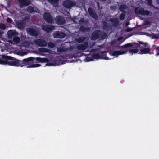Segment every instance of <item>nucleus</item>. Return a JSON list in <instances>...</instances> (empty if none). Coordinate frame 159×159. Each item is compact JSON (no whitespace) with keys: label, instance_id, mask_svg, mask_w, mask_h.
Wrapping results in <instances>:
<instances>
[{"label":"nucleus","instance_id":"obj_1","mask_svg":"<svg viewBox=\"0 0 159 159\" xmlns=\"http://www.w3.org/2000/svg\"><path fill=\"white\" fill-rule=\"evenodd\" d=\"M10 57L5 56H2V58H0V64H6L16 66H23L21 65V61H10Z\"/></svg>","mask_w":159,"mask_h":159},{"label":"nucleus","instance_id":"obj_2","mask_svg":"<svg viewBox=\"0 0 159 159\" xmlns=\"http://www.w3.org/2000/svg\"><path fill=\"white\" fill-rule=\"evenodd\" d=\"M34 60L42 62H46L48 61V60L45 58H41L40 57L34 58L30 57L27 59H23V61L25 64L29 65L31 63V61Z\"/></svg>","mask_w":159,"mask_h":159},{"label":"nucleus","instance_id":"obj_3","mask_svg":"<svg viewBox=\"0 0 159 159\" xmlns=\"http://www.w3.org/2000/svg\"><path fill=\"white\" fill-rule=\"evenodd\" d=\"M27 33L30 35L36 37L38 35L39 29L37 28H28L26 29Z\"/></svg>","mask_w":159,"mask_h":159},{"label":"nucleus","instance_id":"obj_4","mask_svg":"<svg viewBox=\"0 0 159 159\" xmlns=\"http://www.w3.org/2000/svg\"><path fill=\"white\" fill-rule=\"evenodd\" d=\"M27 33L30 35L36 37L38 35L39 29L37 28H28L26 29Z\"/></svg>","mask_w":159,"mask_h":159},{"label":"nucleus","instance_id":"obj_5","mask_svg":"<svg viewBox=\"0 0 159 159\" xmlns=\"http://www.w3.org/2000/svg\"><path fill=\"white\" fill-rule=\"evenodd\" d=\"M42 29L48 33H51L55 29V27L52 25H44L42 26Z\"/></svg>","mask_w":159,"mask_h":159},{"label":"nucleus","instance_id":"obj_6","mask_svg":"<svg viewBox=\"0 0 159 159\" xmlns=\"http://www.w3.org/2000/svg\"><path fill=\"white\" fill-rule=\"evenodd\" d=\"M135 11L136 13L141 15H147L149 14V12L148 11L144 10L143 8L139 7L136 8Z\"/></svg>","mask_w":159,"mask_h":159},{"label":"nucleus","instance_id":"obj_7","mask_svg":"<svg viewBox=\"0 0 159 159\" xmlns=\"http://www.w3.org/2000/svg\"><path fill=\"white\" fill-rule=\"evenodd\" d=\"M34 43L40 47H46L47 45L46 41L42 39H39L35 40L34 41Z\"/></svg>","mask_w":159,"mask_h":159},{"label":"nucleus","instance_id":"obj_8","mask_svg":"<svg viewBox=\"0 0 159 159\" xmlns=\"http://www.w3.org/2000/svg\"><path fill=\"white\" fill-rule=\"evenodd\" d=\"M75 5V3L71 1H66L63 3V5L66 8H70L71 7Z\"/></svg>","mask_w":159,"mask_h":159},{"label":"nucleus","instance_id":"obj_9","mask_svg":"<svg viewBox=\"0 0 159 159\" xmlns=\"http://www.w3.org/2000/svg\"><path fill=\"white\" fill-rule=\"evenodd\" d=\"M43 17L46 21L48 23H52L54 22L53 18L48 13H45L44 14Z\"/></svg>","mask_w":159,"mask_h":159},{"label":"nucleus","instance_id":"obj_10","mask_svg":"<svg viewBox=\"0 0 159 159\" xmlns=\"http://www.w3.org/2000/svg\"><path fill=\"white\" fill-rule=\"evenodd\" d=\"M134 47L140 48V51L143 53H147L150 51V49L148 48H143L142 46L139 45L138 44H135Z\"/></svg>","mask_w":159,"mask_h":159},{"label":"nucleus","instance_id":"obj_11","mask_svg":"<svg viewBox=\"0 0 159 159\" xmlns=\"http://www.w3.org/2000/svg\"><path fill=\"white\" fill-rule=\"evenodd\" d=\"M53 36L54 38H63L65 37V34L61 32L56 31L53 33Z\"/></svg>","mask_w":159,"mask_h":159},{"label":"nucleus","instance_id":"obj_12","mask_svg":"<svg viewBox=\"0 0 159 159\" xmlns=\"http://www.w3.org/2000/svg\"><path fill=\"white\" fill-rule=\"evenodd\" d=\"M7 34L8 37L10 39H11L13 37L18 35V33L14 30H9L8 31Z\"/></svg>","mask_w":159,"mask_h":159},{"label":"nucleus","instance_id":"obj_13","mask_svg":"<svg viewBox=\"0 0 159 159\" xmlns=\"http://www.w3.org/2000/svg\"><path fill=\"white\" fill-rule=\"evenodd\" d=\"M56 22L58 24L62 25L65 23V20L63 18L60 16H58L56 17Z\"/></svg>","mask_w":159,"mask_h":159},{"label":"nucleus","instance_id":"obj_14","mask_svg":"<svg viewBox=\"0 0 159 159\" xmlns=\"http://www.w3.org/2000/svg\"><path fill=\"white\" fill-rule=\"evenodd\" d=\"M136 44H137L136 43H133V46L132 47V48L129 49V53L133 54L134 53H136L138 52L139 49H140V48L134 47L135 45Z\"/></svg>","mask_w":159,"mask_h":159},{"label":"nucleus","instance_id":"obj_15","mask_svg":"<svg viewBox=\"0 0 159 159\" xmlns=\"http://www.w3.org/2000/svg\"><path fill=\"white\" fill-rule=\"evenodd\" d=\"M127 51H117L113 52L112 55L114 56L117 57L118 55H122L127 53Z\"/></svg>","mask_w":159,"mask_h":159},{"label":"nucleus","instance_id":"obj_16","mask_svg":"<svg viewBox=\"0 0 159 159\" xmlns=\"http://www.w3.org/2000/svg\"><path fill=\"white\" fill-rule=\"evenodd\" d=\"M19 4L22 6H27L30 3V0H18Z\"/></svg>","mask_w":159,"mask_h":159},{"label":"nucleus","instance_id":"obj_17","mask_svg":"<svg viewBox=\"0 0 159 159\" xmlns=\"http://www.w3.org/2000/svg\"><path fill=\"white\" fill-rule=\"evenodd\" d=\"M25 23L24 21H20L17 24L18 28L21 29L25 28Z\"/></svg>","mask_w":159,"mask_h":159},{"label":"nucleus","instance_id":"obj_18","mask_svg":"<svg viewBox=\"0 0 159 159\" xmlns=\"http://www.w3.org/2000/svg\"><path fill=\"white\" fill-rule=\"evenodd\" d=\"M88 12L90 15L95 19H97L98 17L97 15L93 11L92 8H89L88 10Z\"/></svg>","mask_w":159,"mask_h":159},{"label":"nucleus","instance_id":"obj_19","mask_svg":"<svg viewBox=\"0 0 159 159\" xmlns=\"http://www.w3.org/2000/svg\"><path fill=\"white\" fill-rule=\"evenodd\" d=\"M59 0H48L49 2L54 7H57L58 6Z\"/></svg>","mask_w":159,"mask_h":159},{"label":"nucleus","instance_id":"obj_20","mask_svg":"<svg viewBox=\"0 0 159 159\" xmlns=\"http://www.w3.org/2000/svg\"><path fill=\"white\" fill-rule=\"evenodd\" d=\"M98 32V31H96L92 34L91 37L92 40H95L98 38L99 36Z\"/></svg>","mask_w":159,"mask_h":159},{"label":"nucleus","instance_id":"obj_21","mask_svg":"<svg viewBox=\"0 0 159 159\" xmlns=\"http://www.w3.org/2000/svg\"><path fill=\"white\" fill-rule=\"evenodd\" d=\"M38 51L40 52H48L50 53V51L47 48H40L38 49Z\"/></svg>","mask_w":159,"mask_h":159},{"label":"nucleus","instance_id":"obj_22","mask_svg":"<svg viewBox=\"0 0 159 159\" xmlns=\"http://www.w3.org/2000/svg\"><path fill=\"white\" fill-rule=\"evenodd\" d=\"M28 11L29 13H32L36 12V11L34 10V8L31 6H29L28 8Z\"/></svg>","mask_w":159,"mask_h":159},{"label":"nucleus","instance_id":"obj_23","mask_svg":"<svg viewBox=\"0 0 159 159\" xmlns=\"http://www.w3.org/2000/svg\"><path fill=\"white\" fill-rule=\"evenodd\" d=\"M16 54L19 55L20 56H23L27 54V53L25 52H23L21 51H19L18 52H16Z\"/></svg>","mask_w":159,"mask_h":159},{"label":"nucleus","instance_id":"obj_24","mask_svg":"<svg viewBox=\"0 0 159 159\" xmlns=\"http://www.w3.org/2000/svg\"><path fill=\"white\" fill-rule=\"evenodd\" d=\"M87 44H85L84 45L79 46V48L81 50H84L87 47Z\"/></svg>","mask_w":159,"mask_h":159},{"label":"nucleus","instance_id":"obj_25","mask_svg":"<svg viewBox=\"0 0 159 159\" xmlns=\"http://www.w3.org/2000/svg\"><path fill=\"white\" fill-rule=\"evenodd\" d=\"M84 40V38L83 37H80L77 38L76 39V40L78 43H82Z\"/></svg>","mask_w":159,"mask_h":159},{"label":"nucleus","instance_id":"obj_26","mask_svg":"<svg viewBox=\"0 0 159 159\" xmlns=\"http://www.w3.org/2000/svg\"><path fill=\"white\" fill-rule=\"evenodd\" d=\"M20 40V38L18 37H15L13 39V41L15 43H18Z\"/></svg>","mask_w":159,"mask_h":159},{"label":"nucleus","instance_id":"obj_27","mask_svg":"<svg viewBox=\"0 0 159 159\" xmlns=\"http://www.w3.org/2000/svg\"><path fill=\"white\" fill-rule=\"evenodd\" d=\"M137 44V43H136ZM139 45L142 46L143 48H146L147 47V44L146 43H144L142 42H140L139 43H137Z\"/></svg>","mask_w":159,"mask_h":159},{"label":"nucleus","instance_id":"obj_28","mask_svg":"<svg viewBox=\"0 0 159 159\" xmlns=\"http://www.w3.org/2000/svg\"><path fill=\"white\" fill-rule=\"evenodd\" d=\"M40 66L39 64H33V65L28 66H27L28 68H34L39 67Z\"/></svg>","mask_w":159,"mask_h":159},{"label":"nucleus","instance_id":"obj_29","mask_svg":"<svg viewBox=\"0 0 159 159\" xmlns=\"http://www.w3.org/2000/svg\"><path fill=\"white\" fill-rule=\"evenodd\" d=\"M133 43H129L126 44L122 47V48H126L131 47H133Z\"/></svg>","mask_w":159,"mask_h":159},{"label":"nucleus","instance_id":"obj_30","mask_svg":"<svg viewBox=\"0 0 159 159\" xmlns=\"http://www.w3.org/2000/svg\"><path fill=\"white\" fill-rule=\"evenodd\" d=\"M48 47L50 48H52L55 46L54 44L52 42H50L48 43Z\"/></svg>","mask_w":159,"mask_h":159},{"label":"nucleus","instance_id":"obj_31","mask_svg":"<svg viewBox=\"0 0 159 159\" xmlns=\"http://www.w3.org/2000/svg\"><path fill=\"white\" fill-rule=\"evenodd\" d=\"M57 50L59 52H61L65 51V49L63 48V47H62L58 48Z\"/></svg>","mask_w":159,"mask_h":159},{"label":"nucleus","instance_id":"obj_32","mask_svg":"<svg viewBox=\"0 0 159 159\" xmlns=\"http://www.w3.org/2000/svg\"><path fill=\"white\" fill-rule=\"evenodd\" d=\"M58 64V62H53L52 63H49L48 64H46V65H47V66H55L56 65H57Z\"/></svg>","mask_w":159,"mask_h":159},{"label":"nucleus","instance_id":"obj_33","mask_svg":"<svg viewBox=\"0 0 159 159\" xmlns=\"http://www.w3.org/2000/svg\"><path fill=\"white\" fill-rule=\"evenodd\" d=\"M126 8V6L125 5H121L120 7V9L121 11H123Z\"/></svg>","mask_w":159,"mask_h":159},{"label":"nucleus","instance_id":"obj_34","mask_svg":"<svg viewBox=\"0 0 159 159\" xmlns=\"http://www.w3.org/2000/svg\"><path fill=\"white\" fill-rule=\"evenodd\" d=\"M6 28V27L4 24L2 23L0 24V28L2 30H5Z\"/></svg>","mask_w":159,"mask_h":159},{"label":"nucleus","instance_id":"obj_35","mask_svg":"<svg viewBox=\"0 0 159 159\" xmlns=\"http://www.w3.org/2000/svg\"><path fill=\"white\" fill-rule=\"evenodd\" d=\"M80 29L83 31H88L89 30L88 29L83 26H81L80 27Z\"/></svg>","mask_w":159,"mask_h":159},{"label":"nucleus","instance_id":"obj_36","mask_svg":"<svg viewBox=\"0 0 159 159\" xmlns=\"http://www.w3.org/2000/svg\"><path fill=\"white\" fill-rule=\"evenodd\" d=\"M152 0H146V2L149 5H150L152 3Z\"/></svg>","mask_w":159,"mask_h":159},{"label":"nucleus","instance_id":"obj_37","mask_svg":"<svg viewBox=\"0 0 159 159\" xmlns=\"http://www.w3.org/2000/svg\"><path fill=\"white\" fill-rule=\"evenodd\" d=\"M84 21V19L82 18L79 21V22L80 24H82Z\"/></svg>","mask_w":159,"mask_h":159},{"label":"nucleus","instance_id":"obj_38","mask_svg":"<svg viewBox=\"0 0 159 159\" xmlns=\"http://www.w3.org/2000/svg\"><path fill=\"white\" fill-rule=\"evenodd\" d=\"M7 21L9 23H11L12 21V20L9 18H8L7 19Z\"/></svg>","mask_w":159,"mask_h":159},{"label":"nucleus","instance_id":"obj_39","mask_svg":"<svg viewBox=\"0 0 159 159\" xmlns=\"http://www.w3.org/2000/svg\"><path fill=\"white\" fill-rule=\"evenodd\" d=\"M124 15L123 14H122L120 16V18L121 20L123 19Z\"/></svg>","mask_w":159,"mask_h":159},{"label":"nucleus","instance_id":"obj_40","mask_svg":"<svg viewBox=\"0 0 159 159\" xmlns=\"http://www.w3.org/2000/svg\"><path fill=\"white\" fill-rule=\"evenodd\" d=\"M156 56L159 55V48H158V52L157 54L156 55Z\"/></svg>","mask_w":159,"mask_h":159},{"label":"nucleus","instance_id":"obj_41","mask_svg":"<svg viewBox=\"0 0 159 159\" xmlns=\"http://www.w3.org/2000/svg\"><path fill=\"white\" fill-rule=\"evenodd\" d=\"M122 39V37H119V38H118V40L119 41V40H121Z\"/></svg>","mask_w":159,"mask_h":159},{"label":"nucleus","instance_id":"obj_42","mask_svg":"<svg viewBox=\"0 0 159 159\" xmlns=\"http://www.w3.org/2000/svg\"><path fill=\"white\" fill-rule=\"evenodd\" d=\"M2 33L0 31V36L2 35Z\"/></svg>","mask_w":159,"mask_h":159},{"label":"nucleus","instance_id":"obj_43","mask_svg":"<svg viewBox=\"0 0 159 159\" xmlns=\"http://www.w3.org/2000/svg\"><path fill=\"white\" fill-rule=\"evenodd\" d=\"M157 2L158 4H159V0H157Z\"/></svg>","mask_w":159,"mask_h":159},{"label":"nucleus","instance_id":"obj_44","mask_svg":"<svg viewBox=\"0 0 159 159\" xmlns=\"http://www.w3.org/2000/svg\"><path fill=\"white\" fill-rule=\"evenodd\" d=\"M116 43V41H113L112 42V43Z\"/></svg>","mask_w":159,"mask_h":159}]
</instances>
